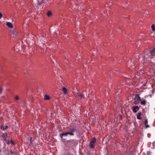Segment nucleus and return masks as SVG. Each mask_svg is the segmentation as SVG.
<instances>
[{
  "label": "nucleus",
  "mask_w": 155,
  "mask_h": 155,
  "mask_svg": "<svg viewBox=\"0 0 155 155\" xmlns=\"http://www.w3.org/2000/svg\"><path fill=\"white\" fill-rule=\"evenodd\" d=\"M75 132H76V135L78 136L79 132L78 130L74 128H70L69 131L65 133H62L60 134V137L61 138H62L63 137H66L68 135H69L71 136H73L74 135V133Z\"/></svg>",
  "instance_id": "f257e3e1"
},
{
  "label": "nucleus",
  "mask_w": 155,
  "mask_h": 155,
  "mask_svg": "<svg viewBox=\"0 0 155 155\" xmlns=\"http://www.w3.org/2000/svg\"><path fill=\"white\" fill-rule=\"evenodd\" d=\"M154 56V55L151 54V52L150 51L146 54L144 56L140 55V57H138V58L139 59L142 58V59L141 62L144 63L146 61H149V59L153 58Z\"/></svg>",
  "instance_id": "f03ea898"
},
{
  "label": "nucleus",
  "mask_w": 155,
  "mask_h": 155,
  "mask_svg": "<svg viewBox=\"0 0 155 155\" xmlns=\"http://www.w3.org/2000/svg\"><path fill=\"white\" fill-rule=\"evenodd\" d=\"M96 142V139L94 137L91 140L90 143V147L91 149L94 148L95 146V143Z\"/></svg>",
  "instance_id": "7ed1b4c3"
},
{
  "label": "nucleus",
  "mask_w": 155,
  "mask_h": 155,
  "mask_svg": "<svg viewBox=\"0 0 155 155\" xmlns=\"http://www.w3.org/2000/svg\"><path fill=\"white\" fill-rule=\"evenodd\" d=\"M2 137L3 140L8 144H9V141L8 139H7L8 137L7 134L6 133H3L2 135Z\"/></svg>",
  "instance_id": "20e7f679"
},
{
  "label": "nucleus",
  "mask_w": 155,
  "mask_h": 155,
  "mask_svg": "<svg viewBox=\"0 0 155 155\" xmlns=\"http://www.w3.org/2000/svg\"><path fill=\"white\" fill-rule=\"evenodd\" d=\"M10 32L11 34L12 35V37H15L18 36L17 33L15 29H11Z\"/></svg>",
  "instance_id": "39448f33"
},
{
  "label": "nucleus",
  "mask_w": 155,
  "mask_h": 155,
  "mask_svg": "<svg viewBox=\"0 0 155 155\" xmlns=\"http://www.w3.org/2000/svg\"><path fill=\"white\" fill-rule=\"evenodd\" d=\"M135 64V63H134L131 60H130V61H128L127 63V67L128 68H129V66H132L134 65Z\"/></svg>",
  "instance_id": "423d86ee"
},
{
  "label": "nucleus",
  "mask_w": 155,
  "mask_h": 155,
  "mask_svg": "<svg viewBox=\"0 0 155 155\" xmlns=\"http://www.w3.org/2000/svg\"><path fill=\"white\" fill-rule=\"evenodd\" d=\"M140 109L139 107L138 106H135L133 107V111L134 112L136 113L138 110Z\"/></svg>",
  "instance_id": "0eeeda50"
},
{
  "label": "nucleus",
  "mask_w": 155,
  "mask_h": 155,
  "mask_svg": "<svg viewBox=\"0 0 155 155\" xmlns=\"http://www.w3.org/2000/svg\"><path fill=\"white\" fill-rule=\"evenodd\" d=\"M6 25L10 28H13V26L11 23L10 22H7L6 23Z\"/></svg>",
  "instance_id": "6e6552de"
},
{
  "label": "nucleus",
  "mask_w": 155,
  "mask_h": 155,
  "mask_svg": "<svg viewBox=\"0 0 155 155\" xmlns=\"http://www.w3.org/2000/svg\"><path fill=\"white\" fill-rule=\"evenodd\" d=\"M77 94L79 98L81 99L84 97V95L83 94L79 92L77 93Z\"/></svg>",
  "instance_id": "1a4fd4ad"
},
{
  "label": "nucleus",
  "mask_w": 155,
  "mask_h": 155,
  "mask_svg": "<svg viewBox=\"0 0 155 155\" xmlns=\"http://www.w3.org/2000/svg\"><path fill=\"white\" fill-rule=\"evenodd\" d=\"M142 114L141 112H139L138 113L137 115V118L138 120H141L142 119V117H141Z\"/></svg>",
  "instance_id": "9d476101"
},
{
  "label": "nucleus",
  "mask_w": 155,
  "mask_h": 155,
  "mask_svg": "<svg viewBox=\"0 0 155 155\" xmlns=\"http://www.w3.org/2000/svg\"><path fill=\"white\" fill-rule=\"evenodd\" d=\"M134 100L140 101V97L139 94H136L134 97Z\"/></svg>",
  "instance_id": "9b49d317"
},
{
  "label": "nucleus",
  "mask_w": 155,
  "mask_h": 155,
  "mask_svg": "<svg viewBox=\"0 0 155 155\" xmlns=\"http://www.w3.org/2000/svg\"><path fill=\"white\" fill-rule=\"evenodd\" d=\"M140 104L143 106H145L146 104V102L145 100H143L142 101L140 102Z\"/></svg>",
  "instance_id": "f8f14e48"
},
{
  "label": "nucleus",
  "mask_w": 155,
  "mask_h": 155,
  "mask_svg": "<svg viewBox=\"0 0 155 155\" xmlns=\"http://www.w3.org/2000/svg\"><path fill=\"white\" fill-rule=\"evenodd\" d=\"M73 141L72 142L71 144L72 145H76L78 144L77 141L75 140H73Z\"/></svg>",
  "instance_id": "ddd939ff"
},
{
  "label": "nucleus",
  "mask_w": 155,
  "mask_h": 155,
  "mask_svg": "<svg viewBox=\"0 0 155 155\" xmlns=\"http://www.w3.org/2000/svg\"><path fill=\"white\" fill-rule=\"evenodd\" d=\"M14 98L15 99L18 101H20V98L19 96L18 95H15L14 96Z\"/></svg>",
  "instance_id": "4468645a"
},
{
  "label": "nucleus",
  "mask_w": 155,
  "mask_h": 155,
  "mask_svg": "<svg viewBox=\"0 0 155 155\" xmlns=\"http://www.w3.org/2000/svg\"><path fill=\"white\" fill-rule=\"evenodd\" d=\"M8 128V127L7 126H5V127L3 125H2L0 127V128L1 129H2L4 130H6Z\"/></svg>",
  "instance_id": "2eb2a0df"
},
{
  "label": "nucleus",
  "mask_w": 155,
  "mask_h": 155,
  "mask_svg": "<svg viewBox=\"0 0 155 155\" xmlns=\"http://www.w3.org/2000/svg\"><path fill=\"white\" fill-rule=\"evenodd\" d=\"M62 91L64 92V93L65 94H67V89L65 87H63L62 88Z\"/></svg>",
  "instance_id": "dca6fc26"
},
{
  "label": "nucleus",
  "mask_w": 155,
  "mask_h": 155,
  "mask_svg": "<svg viewBox=\"0 0 155 155\" xmlns=\"http://www.w3.org/2000/svg\"><path fill=\"white\" fill-rule=\"evenodd\" d=\"M50 99L49 96L47 95H45L44 97V99L45 100H48Z\"/></svg>",
  "instance_id": "f3484780"
},
{
  "label": "nucleus",
  "mask_w": 155,
  "mask_h": 155,
  "mask_svg": "<svg viewBox=\"0 0 155 155\" xmlns=\"http://www.w3.org/2000/svg\"><path fill=\"white\" fill-rule=\"evenodd\" d=\"M151 54H153L155 57V47L153 48V49L151 51Z\"/></svg>",
  "instance_id": "a211bd4d"
},
{
  "label": "nucleus",
  "mask_w": 155,
  "mask_h": 155,
  "mask_svg": "<svg viewBox=\"0 0 155 155\" xmlns=\"http://www.w3.org/2000/svg\"><path fill=\"white\" fill-rule=\"evenodd\" d=\"M33 140L32 139V138L31 137L30 139V143L29 145L30 146H33V143L32 142L33 141Z\"/></svg>",
  "instance_id": "6ab92c4d"
},
{
  "label": "nucleus",
  "mask_w": 155,
  "mask_h": 155,
  "mask_svg": "<svg viewBox=\"0 0 155 155\" xmlns=\"http://www.w3.org/2000/svg\"><path fill=\"white\" fill-rule=\"evenodd\" d=\"M52 14V13L51 11H49L47 13V15L48 17L50 16Z\"/></svg>",
  "instance_id": "aec40b11"
},
{
  "label": "nucleus",
  "mask_w": 155,
  "mask_h": 155,
  "mask_svg": "<svg viewBox=\"0 0 155 155\" xmlns=\"http://www.w3.org/2000/svg\"><path fill=\"white\" fill-rule=\"evenodd\" d=\"M45 1H42V3H46V5H48L47 4L48 3H49V0H44Z\"/></svg>",
  "instance_id": "412c9836"
},
{
  "label": "nucleus",
  "mask_w": 155,
  "mask_h": 155,
  "mask_svg": "<svg viewBox=\"0 0 155 155\" xmlns=\"http://www.w3.org/2000/svg\"><path fill=\"white\" fill-rule=\"evenodd\" d=\"M151 28L153 31H155V25L154 24L152 25Z\"/></svg>",
  "instance_id": "4be33fe9"
},
{
  "label": "nucleus",
  "mask_w": 155,
  "mask_h": 155,
  "mask_svg": "<svg viewBox=\"0 0 155 155\" xmlns=\"http://www.w3.org/2000/svg\"><path fill=\"white\" fill-rule=\"evenodd\" d=\"M73 139L68 140L67 141V142L69 143H71V144L72 142L73 141Z\"/></svg>",
  "instance_id": "5701e85b"
},
{
  "label": "nucleus",
  "mask_w": 155,
  "mask_h": 155,
  "mask_svg": "<svg viewBox=\"0 0 155 155\" xmlns=\"http://www.w3.org/2000/svg\"><path fill=\"white\" fill-rule=\"evenodd\" d=\"M147 155H151V152L150 151H147Z\"/></svg>",
  "instance_id": "b1692460"
},
{
  "label": "nucleus",
  "mask_w": 155,
  "mask_h": 155,
  "mask_svg": "<svg viewBox=\"0 0 155 155\" xmlns=\"http://www.w3.org/2000/svg\"><path fill=\"white\" fill-rule=\"evenodd\" d=\"M148 123V120L147 119H146L145 120V122H144V124L145 125L147 124Z\"/></svg>",
  "instance_id": "393cba45"
},
{
  "label": "nucleus",
  "mask_w": 155,
  "mask_h": 155,
  "mask_svg": "<svg viewBox=\"0 0 155 155\" xmlns=\"http://www.w3.org/2000/svg\"><path fill=\"white\" fill-rule=\"evenodd\" d=\"M145 128H148L150 127L147 124H145Z\"/></svg>",
  "instance_id": "a878e982"
},
{
  "label": "nucleus",
  "mask_w": 155,
  "mask_h": 155,
  "mask_svg": "<svg viewBox=\"0 0 155 155\" xmlns=\"http://www.w3.org/2000/svg\"><path fill=\"white\" fill-rule=\"evenodd\" d=\"M2 17V14L0 12V19H1Z\"/></svg>",
  "instance_id": "bb28decb"
},
{
  "label": "nucleus",
  "mask_w": 155,
  "mask_h": 155,
  "mask_svg": "<svg viewBox=\"0 0 155 155\" xmlns=\"http://www.w3.org/2000/svg\"><path fill=\"white\" fill-rule=\"evenodd\" d=\"M2 91V87H0V93H1Z\"/></svg>",
  "instance_id": "cd10ccee"
},
{
  "label": "nucleus",
  "mask_w": 155,
  "mask_h": 155,
  "mask_svg": "<svg viewBox=\"0 0 155 155\" xmlns=\"http://www.w3.org/2000/svg\"><path fill=\"white\" fill-rule=\"evenodd\" d=\"M10 142L11 143H12V144H13V145H14V143H13V141L12 140H11V141H10Z\"/></svg>",
  "instance_id": "c85d7f7f"
},
{
  "label": "nucleus",
  "mask_w": 155,
  "mask_h": 155,
  "mask_svg": "<svg viewBox=\"0 0 155 155\" xmlns=\"http://www.w3.org/2000/svg\"><path fill=\"white\" fill-rule=\"evenodd\" d=\"M10 153L11 154H12V153H13V152H12V150H11L10 151Z\"/></svg>",
  "instance_id": "c756f323"
},
{
  "label": "nucleus",
  "mask_w": 155,
  "mask_h": 155,
  "mask_svg": "<svg viewBox=\"0 0 155 155\" xmlns=\"http://www.w3.org/2000/svg\"><path fill=\"white\" fill-rule=\"evenodd\" d=\"M122 116L121 115H120V119H122Z\"/></svg>",
  "instance_id": "7c9ffc66"
}]
</instances>
